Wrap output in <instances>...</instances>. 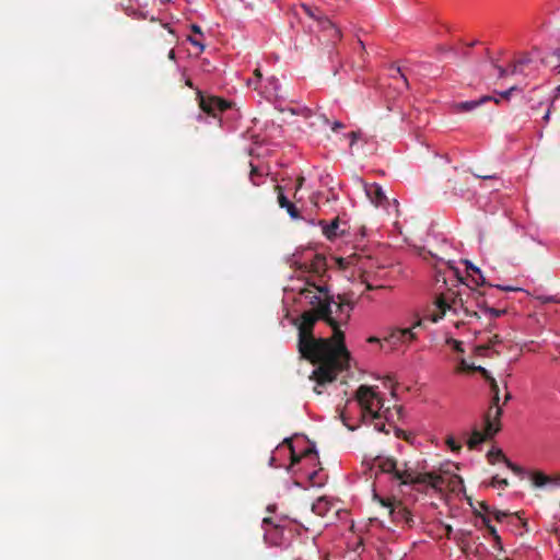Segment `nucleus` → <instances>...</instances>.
I'll list each match as a JSON object with an SVG mask.
<instances>
[{
    "mask_svg": "<svg viewBox=\"0 0 560 560\" xmlns=\"http://www.w3.org/2000/svg\"><path fill=\"white\" fill-rule=\"evenodd\" d=\"M337 299L326 293L316 312H304L298 324L302 358L318 364L312 376L317 385L332 382L339 372L349 368L350 353L340 326L348 324L354 302L348 294H339Z\"/></svg>",
    "mask_w": 560,
    "mask_h": 560,
    "instance_id": "obj_1",
    "label": "nucleus"
},
{
    "mask_svg": "<svg viewBox=\"0 0 560 560\" xmlns=\"http://www.w3.org/2000/svg\"><path fill=\"white\" fill-rule=\"evenodd\" d=\"M375 465L384 474H389L394 479L398 480L400 485H429L434 489L441 488L444 485V479L434 472H418L405 462L398 464L393 457L376 458Z\"/></svg>",
    "mask_w": 560,
    "mask_h": 560,
    "instance_id": "obj_2",
    "label": "nucleus"
},
{
    "mask_svg": "<svg viewBox=\"0 0 560 560\" xmlns=\"http://www.w3.org/2000/svg\"><path fill=\"white\" fill-rule=\"evenodd\" d=\"M355 399L361 408V417L364 422L381 420V409L384 407L382 397L368 385H361L355 393Z\"/></svg>",
    "mask_w": 560,
    "mask_h": 560,
    "instance_id": "obj_3",
    "label": "nucleus"
},
{
    "mask_svg": "<svg viewBox=\"0 0 560 560\" xmlns=\"http://www.w3.org/2000/svg\"><path fill=\"white\" fill-rule=\"evenodd\" d=\"M435 311L429 315L430 320L432 323L439 322L445 315L447 310H453L454 313H457L458 310L463 311L467 317H477L479 315L476 311H469L467 306L464 305L463 300L460 298H454L452 303L447 302V298L444 295H439L435 300Z\"/></svg>",
    "mask_w": 560,
    "mask_h": 560,
    "instance_id": "obj_4",
    "label": "nucleus"
},
{
    "mask_svg": "<svg viewBox=\"0 0 560 560\" xmlns=\"http://www.w3.org/2000/svg\"><path fill=\"white\" fill-rule=\"evenodd\" d=\"M374 500L382 506L388 509V514L393 522L404 524L408 527L413 526V517L410 511L400 501L384 499L376 493L374 494Z\"/></svg>",
    "mask_w": 560,
    "mask_h": 560,
    "instance_id": "obj_5",
    "label": "nucleus"
},
{
    "mask_svg": "<svg viewBox=\"0 0 560 560\" xmlns=\"http://www.w3.org/2000/svg\"><path fill=\"white\" fill-rule=\"evenodd\" d=\"M423 320L419 318L413 323L411 327L407 328H393L389 334L384 338V341L388 342L393 347L399 345H407L417 339L416 328L422 327Z\"/></svg>",
    "mask_w": 560,
    "mask_h": 560,
    "instance_id": "obj_6",
    "label": "nucleus"
},
{
    "mask_svg": "<svg viewBox=\"0 0 560 560\" xmlns=\"http://www.w3.org/2000/svg\"><path fill=\"white\" fill-rule=\"evenodd\" d=\"M500 395L494 393L491 398V405L485 415V422H487V431L490 435H495L501 430V416L503 413L502 407L499 406Z\"/></svg>",
    "mask_w": 560,
    "mask_h": 560,
    "instance_id": "obj_7",
    "label": "nucleus"
},
{
    "mask_svg": "<svg viewBox=\"0 0 560 560\" xmlns=\"http://www.w3.org/2000/svg\"><path fill=\"white\" fill-rule=\"evenodd\" d=\"M328 293L324 287L308 284L300 290V294L308 300L310 304L314 307L311 312L315 313L316 308L324 303V296Z\"/></svg>",
    "mask_w": 560,
    "mask_h": 560,
    "instance_id": "obj_8",
    "label": "nucleus"
},
{
    "mask_svg": "<svg viewBox=\"0 0 560 560\" xmlns=\"http://www.w3.org/2000/svg\"><path fill=\"white\" fill-rule=\"evenodd\" d=\"M229 107V103L220 97L200 95V108L209 115L217 116Z\"/></svg>",
    "mask_w": 560,
    "mask_h": 560,
    "instance_id": "obj_9",
    "label": "nucleus"
},
{
    "mask_svg": "<svg viewBox=\"0 0 560 560\" xmlns=\"http://www.w3.org/2000/svg\"><path fill=\"white\" fill-rule=\"evenodd\" d=\"M275 190L277 191V201L280 208L285 209L288 214L292 219H300L301 214L299 209L295 207L293 202H291L287 196L283 194V189L281 186L276 185Z\"/></svg>",
    "mask_w": 560,
    "mask_h": 560,
    "instance_id": "obj_10",
    "label": "nucleus"
},
{
    "mask_svg": "<svg viewBox=\"0 0 560 560\" xmlns=\"http://www.w3.org/2000/svg\"><path fill=\"white\" fill-rule=\"evenodd\" d=\"M318 28L320 32L326 33L327 31H332V44H336L341 39L342 34L340 28L331 22L325 14L319 16Z\"/></svg>",
    "mask_w": 560,
    "mask_h": 560,
    "instance_id": "obj_11",
    "label": "nucleus"
},
{
    "mask_svg": "<svg viewBox=\"0 0 560 560\" xmlns=\"http://www.w3.org/2000/svg\"><path fill=\"white\" fill-rule=\"evenodd\" d=\"M319 225L322 226L323 234L330 241L343 234L345 232L343 230H340L339 218H335L330 223L320 221Z\"/></svg>",
    "mask_w": 560,
    "mask_h": 560,
    "instance_id": "obj_12",
    "label": "nucleus"
},
{
    "mask_svg": "<svg viewBox=\"0 0 560 560\" xmlns=\"http://www.w3.org/2000/svg\"><path fill=\"white\" fill-rule=\"evenodd\" d=\"M532 481H533V485L538 488L547 486V485L559 487L560 486V476L550 477V476L545 475L541 471H535L532 474Z\"/></svg>",
    "mask_w": 560,
    "mask_h": 560,
    "instance_id": "obj_13",
    "label": "nucleus"
},
{
    "mask_svg": "<svg viewBox=\"0 0 560 560\" xmlns=\"http://www.w3.org/2000/svg\"><path fill=\"white\" fill-rule=\"evenodd\" d=\"M365 192L371 202L375 206H381L386 200V196L382 187L377 184L366 185Z\"/></svg>",
    "mask_w": 560,
    "mask_h": 560,
    "instance_id": "obj_14",
    "label": "nucleus"
},
{
    "mask_svg": "<svg viewBox=\"0 0 560 560\" xmlns=\"http://www.w3.org/2000/svg\"><path fill=\"white\" fill-rule=\"evenodd\" d=\"M491 101H494L495 103H499V101L497 98H493L492 96H482L479 100L466 101V102L457 103L455 105V108H456L457 112H470V110L476 109L480 105H482V104H485L487 102H491Z\"/></svg>",
    "mask_w": 560,
    "mask_h": 560,
    "instance_id": "obj_15",
    "label": "nucleus"
},
{
    "mask_svg": "<svg viewBox=\"0 0 560 560\" xmlns=\"http://www.w3.org/2000/svg\"><path fill=\"white\" fill-rule=\"evenodd\" d=\"M494 435H490L488 434V431H487V422H485V431H480L478 429H474L472 432H471V435L470 438L467 440V446L469 450H474L476 448L480 443L489 440V439H492Z\"/></svg>",
    "mask_w": 560,
    "mask_h": 560,
    "instance_id": "obj_16",
    "label": "nucleus"
},
{
    "mask_svg": "<svg viewBox=\"0 0 560 560\" xmlns=\"http://www.w3.org/2000/svg\"><path fill=\"white\" fill-rule=\"evenodd\" d=\"M502 342H503V338L495 334L491 338H489V340L486 343L476 346V348H475L476 354L477 355H486L487 351L493 350V353L499 355L500 351L495 350L494 347L497 345H501Z\"/></svg>",
    "mask_w": 560,
    "mask_h": 560,
    "instance_id": "obj_17",
    "label": "nucleus"
},
{
    "mask_svg": "<svg viewBox=\"0 0 560 560\" xmlns=\"http://www.w3.org/2000/svg\"><path fill=\"white\" fill-rule=\"evenodd\" d=\"M332 509V504L325 498H318L313 504H312V511L318 516H326L328 512Z\"/></svg>",
    "mask_w": 560,
    "mask_h": 560,
    "instance_id": "obj_18",
    "label": "nucleus"
},
{
    "mask_svg": "<svg viewBox=\"0 0 560 560\" xmlns=\"http://www.w3.org/2000/svg\"><path fill=\"white\" fill-rule=\"evenodd\" d=\"M560 50L555 49L541 58V63L560 72Z\"/></svg>",
    "mask_w": 560,
    "mask_h": 560,
    "instance_id": "obj_19",
    "label": "nucleus"
},
{
    "mask_svg": "<svg viewBox=\"0 0 560 560\" xmlns=\"http://www.w3.org/2000/svg\"><path fill=\"white\" fill-rule=\"evenodd\" d=\"M479 295L476 298L477 305L483 310L486 314H489L491 317H500L502 314L505 313V310H498L494 307H488L486 306V302L482 298L481 293H478Z\"/></svg>",
    "mask_w": 560,
    "mask_h": 560,
    "instance_id": "obj_20",
    "label": "nucleus"
},
{
    "mask_svg": "<svg viewBox=\"0 0 560 560\" xmlns=\"http://www.w3.org/2000/svg\"><path fill=\"white\" fill-rule=\"evenodd\" d=\"M311 269L313 272L322 275L326 270V258L323 255H315L311 264Z\"/></svg>",
    "mask_w": 560,
    "mask_h": 560,
    "instance_id": "obj_21",
    "label": "nucleus"
},
{
    "mask_svg": "<svg viewBox=\"0 0 560 560\" xmlns=\"http://www.w3.org/2000/svg\"><path fill=\"white\" fill-rule=\"evenodd\" d=\"M466 266H467V270L472 271V272H474V275H476V276H477V278H476V277H474L472 275H470V276H471V278H472L474 283H475L476 285H485V284H486V279H485V277L482 276V273H481L480 269H479V268H477V267H475V266H474L471 262H469V261H467V262H466Z\"/></svg>",
    "mask_w": 560,
    "mask_h": 560,
    "instance_id": "obj_22",
    "label": "nucleus"
},
{
    "mask_svg": "<svg viewBox=\"0 0 560 560\" xmlns=\"http://www.w3.org/2000/svg\"><path fill=\"white\" fill-rule=\"evenodd\" d=\"M284 443H287L289 445L290 450H291V465H295V464L300 463L302 456H308L310 454H312L314 452V450L307 448V450H305L302 453V455H296L295 452H294V448H293L291 440L290 439H285Z\"/></svg>",
    "mask_w": 560,
    "mask_h": 560,
    "instance_id": "obj_23",
    "label": "nucleus"
},
{
    "mask_svg": "<svg viewBox=\"0 0 560 560\" xmlns=\"http://www.w3.org/2000/svg\"><path fill=\"white\" fill-rule=\"evenodd\" d=\"M504 458H508L501 448H491L487 453V459L490 464H494L495 460H502L504 463Z\"/></svg>",
    "mask_w": 560,
    "mask_h": 560,
    "instance_id": "obj_24",
    "label": "nucleus"
},
{
    "mask_svg": "<svg viewBox=\"0 0 560 560\" xmlns=\"http://www.w3.org/2000/svg\"><path fill=\"white\" fill-rule=\"evenodd\" d=\"M301 8L303 9V11L305 12L306 15H308L311 19H313L317 23L319 22V16L324 15L318 8H312L311 5L305 4V3L301 4Z\"/></svg>",
    "mask_w": 560,
    "mask_h": 560,
    "instance_id": "obj_25",
    "label": "nucleus"
},
{
    "mask_svg": "<svg viewBox=\"0 0 560 560\" xmlns=\"http://www.w3.org/2000/svg\"><path fill=\"white\" fill-rule=\"evenodd\" d=\"M483 524L486 525L489 534L493 537L495 542L498 545H501V537L499 536L497 528L490 524V520L487 516L482 517ZM500 549H502V546H500Z\"/></svg>",
    "mask_w": 560,
    "mask_h": 560,
    "instance_id": "obj_26",
    "label": "nucleus"
},
{
    "mask_svg": "<svg viewBox=\"0 0 560 560\" xmlns=\"http://www.w3.org/2000/svg\"><path fill=\"white\" fill-rule=\"evenodd\" d=\"M532 59L528 55L522 56L520 59L514 61V66L518 69L520 73H524L525 68L530 63Z\"/></svg>",
    "mask_w": 560,
    "mask_h": 560,
    "instance_id": "obj_27",
    "label": "nucleus"
},
{
    "mask_svg": "<svg viewBox=\"0 0 560 560\" xmlns=\"http://www.w3.org/2000/svg\"><path fill=\"white\" fill-rule=\"evenodd\" d=\"M260 176H262V175L258 171V168L256 166L252 165V170H250V174H249V179L253 183V185H255V186H259L260 185V182L258 180V177H260Z\"/></svg>",
    "mask_w": 560,
    "mask_h": 560,
    "instance_id": "obj_28",
    "label": "nucleus"
},
{
    "mask_svg": "<svg viewBox=\"0 0 560 560\" xmlns=\"http://www.w3.org/2000/svg\"><path fill=\"white\" fill-rule=\"evenodd\" d=\"M509 485H510V482L508 479H505V478L500 479L498 476L492 477L491 482H490L491 487L506 488V487H509Z\"/></svg>",
    "mask_w": 560,
    "mask_h": 560,
    "instance_id": "obj_29",
    "label": "nucleus"
},
{
    "mask_svg": "<svg viewBox=\"0 0 560 560\" xmlns=\"http://www.w3.org/2000/svg\"><path fill=\"white\" fill-rule=\"evenodd\" d=\"M504 464H505V465H506V467H508V468H510L514 474H516V475H523V474H524V469H523L521 466H518V465H516V464L512 463L509 458H504Z\"/></svg>",
    "mask_w": 560,
    "mask_h": 560,
    "instance_id": "obj_30",
    "label": "nucleus"
},
{
    "mask_svg": "<svg viewBox=\"0 0 560 560\" xmlns=\"http://www.w3.org/2000/svg\"><path fill=\"white\" fill-rule=\"evenodd\" d=\"M471 370H472V372H479V373L482 375V377H483L488 383H490V380H491V378H493V377L491 376V374L489 373V371H488V370H486L485 368L480 366V365H478V366H471Z\"/></svg>",
    "mask_w": 560,
    "mask_h": 560,
    "instance_id": "obj_31",
    "label": "nucleus"
},
{
    "mask_svg": "<svg viewBox=\"0 0 560 560\" xmlns=\"http://www.w3.org/2000/svg\"><path fill=\"white\" fill-rule=\"evenodd\" d=\"M392 70L394 71L392 77L393 78L399 77L400 79H402L406 88H408L409 86L408 80H407L405 73L401 72V69L399 67H393Z\"/></svg>",
    "mask_w": 560,
    "mask_h": 560,
    "instance_id": "obj_32",
    "label": "nucleus"
},
{
    "mask_svg": "<svg viewBox=\"0 0 560 560\" xmlns=\"http://www.w3.org/2000/svg\"><path fill=\"white\" fill-rule=\"evenodd\" d=\"M446 444L453 452H459L462 450V445L457 443L453 436L446 439Z\"/></svg>",
    "mask_w": 560,
    "mask_h": 560,
    "instance_id": "obj_33",
    "label": "nucleus"
},
{
    "mask_svg": "<svg viewBox=\"0 0 560 560\" xmlns=\"http://www.w3.org/2000/svg\"><path fill=\"white\" fill-rule=\"evenodd\" d=\"M471 366L472 365L468 364L466 362V360L462 359L458 366L456 368V372H458V373L470 372V371L472 372Z\"/></svg>",
    "mask_w": 560,
    "mask_h": 560,
    "instance_id": "obj_34",
    "label": "nucleus"
},
{
    "mask_svg": "<svg viewBox=\"0 0 560 560\" xmlns=\"http://www.w3.org/2000/svg\"><path fill=\"white\" fill-rule=\"evenodd\" d=\"M446 342H447V345H450L453 348V350H455L457 352H464L460 341L450 338V339H447Z\"/></svg>",
    "mask_w": 560,
    "mask_h": 560,
    "instance_id": "obj_35",
    "label": "nucleus"
},
{
    "mask_svg": "<svg viewBox=\"0 0 560 560\" xmlns=\"http://www.w3.org/2000/svg\"><path fill=\"white\" fill-rule=\"evenodd\" d=\"M490 513L493 514L494 518L498 521V522H501L504 517H506L509 515L508 512H503V511H499V510H493L491 511Z\"/></svg>",
    "mask_w": 560,
    "mask_h": 560,
    "instance_id": "obj_36",
    "label": "nucleus"
},
{
    "mask_svg": "<svg viewBox=\"0 0 560 560\" xmlns=\"http://www.w3.org/2000/svg\"><path fill=\"white\" fill-rule=\"evenodd\" d=\"M187 39L190 42L191 45L198 47L200 51H202L205 49V45L199 39H197L192 36H188Z\"/></svg>",
    "mask_w": 560,
    "mask_h": 560,
    "instance_id": "obj_37",
    "label": "nucleus"
},
{
    "mask_svg": "<svg viewBox=\"0 0 560 560\" xmlns=\"http://www.w3.org/2000/svg\"><path fill=\"white\" fill-rule=\"evenodd\" d=\"M415 113L417 114L416 118L419 119V121L417 124L413 121V119H412L413 113L409 114L408 119H409L410 124L415 125V128H419L420 127V122H422V120L419 118L420 113L418 110H415Z\"/></svg>",
    "mask_w": 560,
    "mask_h": 560,
    "instance_id": "obj_38",
    "label": "nucleus"
},
{
    "mask_svg": "<svg viewBox=\"0 0 560 560\" xmlns=\"http://www.w3.org/2000/svg\"><path fill=\"white\" fill-rule=\"evenodd\" d=\"M488 384L490 386L492 395H494V393H499L500 392L499 385H498L495 378H491L490 383H488Z\"/></svg>",
    "mask_w": 560,
    "mask_h": 560,
    "instance_id": "obj_39",
    "label": "nucleus"
},
{
    "mask_svg": "<svg viewBox=\"0 0 560 560\" xmlns=\"http://www.w3.org/2000/svg\"><path fill=\"white\" fill-rule=\"evenodd\" d=\"M374 423L375 430L380 432H385V423L380 420H371Z\"/></svg>",
    "mask_w": 560,
    "mask_h": 560,
    "instance_id": "obj_40",
    "label": "nucleus"
},
{
    "mask_svg": "<svg viewBox=\"0 0 560 560\" xmlns=\"http://www.w3.org/2000/svg\"><path fill=\"white\" fill-rule=\"evenodd\" d=\"M360 132L359 131H351L348 133V137L350 138V145H353L354 142L359 139Z\"/></svg>",
    "mask_w": 560,
    "mask_h": 560,
    "instance_id": "obj_41",
    "label": "nucleus"
},
{
    "mask_svg": "<svg viewBox=\"0 0 560 560\" xmlns=\"http://www.w3.org/2000/svg\"><path fill=\"white\" fill-rule=\"evenodd\" d=\"M340 417H341V420H342L343 424H345L349 430L354 431V430L357 429V425H351V424H349V423L347 422V418H346V416H345V412H341V416H340Z\"/></svg>",
    "mask_w": 560,
    "mask_h": 560,
    "instance_id": "obj_42",
    "label": "nucleus"
},
{
    "mask_svg": "<svg viewBox=\"0 0 560 560\" xmlns=\"http://www.w3.org/2000/svg\"><path fill=\"white\" fill-rule=\"evenodd\" d=\"M515 90H517V88H516V86H512V88H510L509 90H506V91H504V92L500 93V95H501V97H503V98H509V96L511 95V93H512L513 91H515Z\"/></svg>",
    "mask_w": 560,
    "mask_h": 560,
    "instance_id": "obj_43",
    "label": "nucleus"
},
{
    "mask_svg": "<svg viewBox=\"0 0 560 560\" xmlns=\"http://www.w3.org/2000/svg\"><path fill=\"white\" fill-rule=\"evenodd\" d=\"M498 69L499 78H504L508 75L509 71L500 66H494Z\"/></svg>",
    "mask_w": 560,
    "mask_h": 560,
    "instance_id": "obj_44",
    "label": "nucleus"
},
{
    "mask_svg": "<svg viewBox=\"0 0 560 560\" xmlns=\"http://www.w3.org/2000/svg\"><path fill=\"white\" fill-rule=\"evenodd\" d=\"M363 282H365V283H366V289H368V290H374V289L383 288V285H376V287L372 285V284L368 281V279H366V278H364Z\"/></svg>",
    "mask_w": 560,
    "mask_h": 560,
    "instance_id": "obj_45",
    "label": "nucleus"
},
{
    "mask_svg": "<svg viewBox=\"0 0 560 560\" xmlns=\"http://www.w3.org/2000/svg\"><path fill=\"white\" fill-rule=\"evenodd\" d=\"M345 126L342 122L340 121H335L334 125H332V130L334 131H338L339 129H342Z\"/></svg>",
    "mask_w": 560,
    "mask_h": 560,
    "instance_id": "obj_46",
    "label": "nucleus"
},
{
    "mask_svg": "<svg viewBox=\"0 0 560 560\" xmlns=\"http://www.w3.org/2000/svg\"><path fill=\"white\" fill-rule=\"evenodd\" d=\"M338 264L340 267L346 268L349 261L347 258H338Z\"/></svg>",
    "mask_w": 560,
    "mask_h": 560,
    "instance_id": "obj_47",
    "label": "nucleus"
},
{
    "mask_svg": "<svg viewBox=\"0 0 560 560\" xmlns=\"http://www.w3.org/2000/svg\"><path fill=\"white\" fill-rule=\"evenodd\" d=\"M191 31H192L194 33H196V34H200V35H202V32H201L200 26H198V25H196V24H192V25H191Z\"/></svg>",
    "mask_w": 560,
    "mask_h": 560,
    "instance_id": "obj_48",
    "label": "nucleus"
},
{
    "mask_svg": "<svg viewBox=\"0 0 560 560\" xmlns=\"http://www.w3.org/2000/svg\"><path fill=\"white\" fill-rule=\"evenodd\" d=\"M480 508L487 513L491 512L490 506L486 502H480Z\"/></svg>",
    "mask_w": 560,
    "mask_h": 560,
    "instance_id": "obj_49",
    "label": "nucleus"
},
{
    "mask_svg": "<svg viewBox=\"0 0 560 560\" xmlns=\"http://www.w3.org/2000/svg\"><path fill=\"white\" fill-rule=\"evenodd\" d=\"M498 288L500 290H503V291H516L517 290L516 288H512V287H500V285H498Z\"/></svg>",
    "mask_w": 560,
    "mask_h": 560,
    "instance_id": "obj_50",
    "label": "nucleus"
},
{
    "mask_svg": "<svg viewBox=\"0 0 560 560\" xmlns=\"http://www.w3.org/2000/svg\"><path fill=\"white\" fill-rule=\"evenodd\" d=\"M167 57H168V59H171V60H175L176 56H175V51H174V49H171V50L168 51Z\"/></svg>",
    "mask_w": 560,
    "mask_h": 560,
    "instance_id": "obj_51",
    "label": "nucleus"
},
{
    "mask_svg": "<svg viewBox=\"0 0 560 560\" xmlns=\"http://www.w3.org/2000/svg\"><path fill=\"white\" fill-rule=\"evenodd\" d=\"M510 73H511V74H517V73H520V72H518V69L514 66V62H513V63H512V66H511V71H510Z\"/></svg>",
    "mask_w": 560,
    "mask_h": 560,
    "instance_id": "obj_52",
    "label": "nucleus"
},
{
    "mask_svg": "<svg viewBox=\"0 0 560 560\" xmlns=\"http://www.w3.org/2000/svg\"><path fill=\"white\" fill-rule=\"evenodd\" d=\"M303 182H304L303 177L298 178L296 190H299L302 187Z\"/></svg>",
    "mask_w": 560,
    "mask_h": 560,
    "instance_id": "obj_53",
    "label": "nucleus"
},
{
    "mask_svg": "<svg viewBox=\"0 0 560 560\" xmlns=\"http://www.w3.org/2000/svg\"><path fill=\"white\" fill-rule=\"evenodd\" d=\"M477 177L479 178H483V179H490V178H494L493 175H482V174H478Z\"/></svg>",
    "mask_w": 560,
    "mask_h": 560,
    "instance_id": "obj_54",
    "label": "nucleus"
},
{
    "mask_svg": "<svg viewBox=\"0 0 560 560\" xmlns=\"http://www.w3.org/2000/svg\"><path fill=\"white\" fill-rule=\"evenodd\" d=\"M368 342H370V343L380 342V339L377 337H370L368 339Z\"/></svg>",
    "mask_w": 560,
    "mask_h": 560,
    "instance_id": "obj_55",
    "label": "nucleus"
},
{
    "mask_svg": "<svg viewBox=\"0 0 560 560\" xmlns=\"http://www.w3.org/2000/svg\"><path fill=\"white\" fill-rule=\"evenodd\" d=\"M327 39L332 43V31H327L326 33Z\"/></svg>",
    "mask_w": 560,
    "mask_h": 560,
    "instance_id": "obj_56",
    "label": "nucleus"
},
{
    "mask_svg": "<svg viewBox=\"0 0 560 560\" xmlns=\"http://www.w3.org/2000/svg\"><path fill=\"white\" fill-rule=\"evenodd\" d=\"M512 399V395L510 393H506L505 397H504V402L503 405H505L509 400Z\"/></svg>",
    "mask_w": 560,
    "mask_h": 560,
    "instance_id": "obj_57",
    "label": "nucleus"
},
{
    "mask_svg": "<svg viewBox=\"0 0 560 560\" xmlns=\"http://www.w3.org/2000/svg\"><path fill=\"white\" fill-rule=\"evenodd\" d=\"M254 74H255L258 79H260V78H261L260 69H258V68H257V69H255Z\"/></svg>",
    "mask_w": 560,
    "mask_h": 560,
    "instance_id": "obj_58",
    "label": "nucleus"
},
{
    "mask_svg": "<svg viewBox=\"0 0 560 560\" xmlns=\"http://www.w3.org/2000/svg\"><path fill=\"white\" fill-rule=\"evenodd\" d=\"M550 110L548 109L542 119L547 122L549 120Z\"/></svg>",
    "mask_w": 560,
    "mask_h": 560,
    "instance_id": "obj_59",
    "label": "nucleus"
},
{
    "mask_svg": "<svg viewBox=\"0 0 560 560\" xmlns=\"http://www.w3.org/2000/svg\"><path fill=\"white\" fill-rule=\"evenodd\" d=\"M186 84H187L188 86L192 88V83H191V81H190V80H187V81H186Z\"/></svg>",
    "mask_w": 560,
    "mask_h": 560,
    "instance_id": "obj_60",
    "label": "nucleus"
},
{
    "mask_svg": "<svg viewBox=\"0 0 560 560\" xmlns=\"http://www.w3.org/2000/svg\"><path fill=\"white\" fill-rule=\"evenodd\" d=\"M546 301L547 302H555L556 300L553 298H547Z\"/></svg>",
    "mask_w": 560,
    "mask_h": 560,
    "instance_id": "obj_61",
    "label": "nucleus"
},
{
    "mask_svg": "<svg viewBox=\"0 0 560 560\" xmlns=\"http://www.w3.org/2000/svg\"><path fill=\"white\" fill-rule=\"evenodd\" d=\"M392 381H393L392 376H386V382H392Z\"/></svg>",
    "mask_w": 560,
    "mask_h": 560,
    "instance_id": "obj_62",
    "label": "nucleus"
},
{
    "mask_svg": "<svg viewBox=\"0 0 560 560\" xmlns=\"http://www.w3.org/2000/svg\"><path fill=\"white\" fill-rule=\"evenodd\" d=\"M270 522V518L266 517L264 518V523H269Z\"/></svg>",
    "mask_w": 560,
    "mask_h": 560,
    "instance_id": "obj_63",
    "label": "nucleus"
},
{
    "mask_svg": "<svg viewBox=\"0 0 560 560\" xmlns=\"http://www.w3.org/2000/svg\"><path fill=\"white\" fill-rule=\"evenodd\" d=\"M475 45H476V42H472V43H470L468 46H469V47H472V46H475Z\"/></svg>",
    "mask_w": 560,
    "mask_h": 560,
    "instance_id": "obj_64",
    "label": "nucleus"
}]
</instances>
